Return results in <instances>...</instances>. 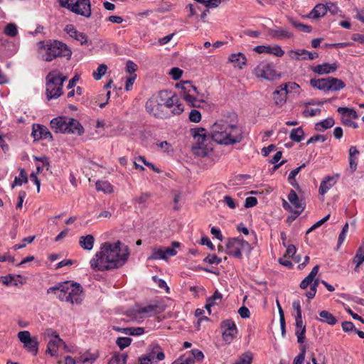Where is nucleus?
<instances>
[{"instance_id": "f257e3e1", "label": "nucleus", "mask_w": 364, "mask_h": 364, "mask_svg": "<svg viewBox=\"0 0 364 364\" xmlns=\"http://www.w3.org/2000/svg\"><path fill=\"white\" fill-rule=\"evenodd\" d=\"M129 255L127 246L123 245L119 240L114 243L104 242L90 259V267L100 272L117 269L125 264Z\"/></svg>"}, {"instance_id": "f03ea898", "label": "nucleus", "mask_w": 364, "mask_h": 364, "mask_svg": "<svg viewBox=\"0 0 364 364\" xmlns=\"http://www.w3.org/2000/svg\"><path fill=\"white\" fill-rule=\"evenodd\" d=\"M210 136L218 144L228 146L241 142L243 139V132L240 127L235 124L220 120L211 127Z\"/></svg>"}, {"instance_id": "7ed1b4c3", "label": "nucleus", "mask_w": 364, "mask_h": 364, "mask_svg": "<svg viewBox=\"0 0 364 364\" xmlns=\"http://www.w3.org/2000/svg\"><path fill=\"white\" fill-rule=\"evenodd\" d=\"M67 77L63 76L56 70L50 71L46 77V95L48 100L56 99L63 93V83Z\"/></svg>"}, {"instance_id": "20e7f679", "label": "nucleus", "mask_w": 364, "mask_h": 364, "mask_svg": "<svg viewBox=\"0 0 364 364\" xmlns=\"http://www.w3.org/2000/svg\"><path fill=\"white\" fill-rule=\"evenodd\" d=\"M45 53L43 54V59L50 62L57 57H66L70 58L72 52L66 44L59 41H54L47 44L44 48Z\"/></svg>"}, {"instance_id": "39448f33", "label": "nucleus", "mask_w": 364, "mask_h": 364, "mask_svg": "<svg viewBox=\"0 0 364 364\" xmlns=\"http://www.w3.org/2000/svg\"><path fill=\"white\" fill-rule=\"evenodd\" d=\"M191 133L196 141V145L193 146V151L196 155L200 157H205L208 154L212 148H210L205 144L208 140L207 136V131L204 128H194L191 129Z\"/></svg>"}, {"instance_id": "423d86ee", "label": "nucleus", "mask_w": 364, "mask_h": 364, "mask_svg": "<svg viewBox=\"0 0 364 364\" xmlns=\"http://www.w3.org/2000/svg\"><path fill=\"white\" fill-rule=\"evenodd\" d=\"M310 85L325 92L329 91H339L345 87L344 82L338 78L328 77L321 79H311Z\"/></svg>"}, {"instance_id": "0eeeda50", "label": "nucleus", "mask_w": 364, "mask_h": 364, "mask_svg": "<svg viewBox=\"0 0 364 364\" xmlns=\"http://www.w3.org/2000/svg\"><path fill=\"white\" fill-rule=\"evenodd\" d=\"M228 254L236 258L241 259L242 254H250L252 247L248 242L240 237L229 238L226 245Z\"/></svg>"}, {"instance_id": "6e6552de", "label": "nucleus", "mask_w": 364, "mask_h": 364, "mask_svg": "<svg viewBox=\"0 0 364 364\" xmlns=\"http://www.w3.org/2000/svg\"><path fill=\"white\" fill-rule=\"evenodd\" d=\"M158 94L162 101V104L164 105L165 109L167 110L169 114L171 113L176 115L180 114L183 112V107L179 103L178 96L168 90L160 91Z\"/></svg>"}, {"instance_id": "1a4fd4ad", "label": "nucleus", "mask_w": 364, "mask_h": 364, "mask_svg": "<svg viewBox=\"0 0 364 364\" xmlns=\"http://www.w3.org/2000/svg\"><path fill=\"white\" fill-rule=\"evenodd\" d=\"M145 107L147 112L156 118H167L169 117V112L165 109L159 94L149 98L146 102Z\"/></svg>"}, {"instance_id": "9d476101", "label": "nucleus", "mask_w": 364, "mask_h": 364, "mask_svg": "<svg viewBox=\"0 0 364 364\" xmlns=\"http://www.w3.org/2000/svg\"><path fill=\"white\" fill-rule=\"evenodd\" d=\"M257 77H262L267 80H274L280 77V74H277L274 65L272 63L262 61L259 63L253 71Z\"/></svg>"}, {"instance_id": "9b49d317", "label": "nucleus", "mask_w": 364, "mask_h": 364, "mask_svg": "<svg viewBox=\"0 0 364 364\" xmlns=\"http://www.w3.org/2000/svg\"><path fill=\"white\" fill-rule=\"evenodd\" d=\"M18 338L28 352L33 355L38 354L39 342L36 336L31 337L29 331H23L18 333Z\"/></svg>"}, {"instance_id": "f8f14e48", "label": "nucleus", "mask_w": 364, "mask_h": 364, "mask_svg": "<svg viewBox=\"0 0 364 364\" xmlns=\"http://www.w3.org/2000/svg\"><path fill=\"white\" fill-rule=\"evenodd\" d=\"M68 287V296L71 304H80L83 299L82 287L80 284L73 283L70 281L65 282Z\"/></svg>"}, {"instance_id": "ddd939ff", "label": "nucleus", "mask_w": 364, "mask_h": 364, "mask_svg": "<svg viewBox=\"0 0 364 364\" xmlns=\"http://www.w3.org/2000/svg\"><path fill=\"white\" fill-rule=\"evenodd\" d=\"M220 327L223 329L222 336L225 343H230L237 333V327L233 321L227 319L223 321Z\"/></svg>"}, {"instance_id": "4468645a", "label": "nucleus", "mask_w": 364, "mask_h": 364, "mask_svg": "<svg viewBox=\"0 0 364 364\" xmlns=\"http://www.w3.org/2000/svg\"><path fill=\"white\" fill-rule=\"evenodd\" d=\"M177 252L171 247H161L159 248L154 247L151 249V254L148 257V260H166L169 257L175 256Z\"/></svg>"}, {"instance_id": "2eb2a0df", "label": "nucleus", "mask_w": 364, "mask_h": 364, "mask_svg": "<svg viewBox=\"0 0 364 364\" xmlns=\"http://www.w3.org/2000/svg\"><path fill=\"white\" fill-rule=\"evenodd\" d=\"M287 84L280 85L272 93V99L276 106L282 107L287 102L288 94Z\"/></svg>"}, {"instance_id": "dca6fc26", "label": "nucleus", "mask_w": 364, "mask_h": 364, "mask_svg": "<svg viewBox=\"0 0 364 364\" xmlns=\"http://www.w3.org/2000/svg\"><path fill=\"white\" fill-rule=\"evenodd\" d=\"M287 55L291 59L295 60H314L318 57L316 52H309L305 49L291 50Z\"/></svg>"}, {"instance_id": "f3484780", "label": "nucleus", "mask_w": 364, "mask_h": 364, "mask_svg": "<svg viewBox=\"0 0 364 364\" xmlns=\"http://www.w3.org/2000/svg\"><path fill=\"white\" fill-rule=\"evenodd\" d=\"M66 284L64 282H61L58 284L54 287H51L47 289V294L53 293L56 294L57 297L59 300L62 301L69 302V299L68 296V287H66Z\"/></svg>"}, {"instance_id": "a211bd4d", "label": "nucleus", "mask_w": 364, "mask_h": 364, "mask_svg": "<svg viewBox=\"0 0 364 364\" xmlns=\"http://www.w3.org/2000/svg\"><path fill=\"white\" fill-rule=\"evenodd\" d=\"M69 117H58L50 121V127L55 133L66 134Z\"/></svg>"}, {"instance_id": "6ab92c4d", "label": "nucleus", "mask_w": 364, "mask_h": 364, "mask_svg": "<svg viewBox=\"0 0 364 364\" xmlns=\"http://www.w3.org/2000/svg\"><path fill=\"white\" fill-rule=\"evenodd\" d=\"M32 135L36 139L53 141V135L50 132L46 127L41 124H33Z\"/></svg>"}, {"instance_id": "aec40b11", "label": "nucleus", "mask_w": 364, "mask_h": 364, "mask_svg": "<svg viewBox=\"0 0 364 364\" xmlns=\"http://www.w3.org/2000/svg\"><path fill=\"white\" fill-rule=\"evenodd\" d=\"M268 34L274 39L284 40L293 37V33L287 28L284 27H277L276 28H270L268 30Z\"/></svg>"}, {"instance_id": "412c9836", "label": "nucleus", "mask_w": 364, "mask_h": 364, "mask_svg": "<svg viewBox=\"0 0 364 364\" xmlns=\"http://www.w3.org/2000/svg\"><path fill=\"white\" fill-rule=\"evenodd\" d=\"M163 310V308L158 304H149L144 307H138L134 311L136 315L144 314L146 316L149 317L161 313Z\"/></svg>"}, {"instance_id": "4be33fe9", "label": "nucleus", "mask_w": 364, "mask_h": 364, "mask_svg": "<svg viewBox=\"0 0 364 364\" xmlns=\"http://www.w3.org/2000/svg\"><path fill=\"white\" fill-rule=\"evenodd\" d=\"M77 0H71L73 5H75ZM77 9L79 13H75L77 15H80L85 17H90L91 16V6L90 0H77Z\"/></svg>"}, {"instance_id": "5701e85b", "label": "nucleus", "mask_w": 364, "mask_h": 364, "mask_svg": "<svg viewBox=\"0 0 364 364\" xmlns=\"http://www.w3.org/2000/svg\"><path fill=\"white\" fill-rule=\"evenodd\" d=\"M65 31L72 38L80 42L81 45H85L87 43V38L85 33L79 32L76 30L75 26L72 24L67 25L65 28Z\"/></svg>"}, {"instance_id": "b1692460", "label": "nucleus", "mask_w": 364, "mask_h": 364, "mask_svg": "<svg viewBox=\"0 0 364 364\" xmlns=\"http://www.w3.org/2000/svg\"><path fill=\"white\" fill-rule=\"evenodd\" d=\"M60 345H63L65 348L66 347L65 342L60 338L50 339L47 344L46 353L56 357L58 355V349Z\"/></svg>"}, {"instance_id": "393cba45", "label": "nucleus", "mask_w": 364, "mask_h": 364, "mask_svg": "<svg viewBox=\"0 0 364 364\" xmlns=\"http://www.w3.org/2000/svg\"><path fill=\"white\" fill-rule=\"evenodd\" d=\"M296 321V326L298 328L295 334L297 337V342L303 343L305 340L306 326L303 324L301 316H294Z\"/></svg>"}, {"instance_id": "a878e982", "label": "nucleus", "mask_w": 364, "mask_h": 364, "mask_svg": "<svg viewBox=\"0 0 364 364\" xmlns=\"http://www.w3.org/2000/svg\"><path fill=\"white\" fill-rule=\"evenodd\" d=\"M338 68L336 63H323L312 68V71L318 75L329 74L335 72Z\"/></svg>"}, {"instance_id": "bb28decb", "label": "nucleus", "mask_w": 364, "mask_h": 364, "mask_svg": "<svg viewBox=\"0 0 364 364\" xmlns=\"http://www.w3.org/2000/svg\"><path fill=\"white\" fill-rule=\"evenodd\" d=\"M144 355L153 360V361H155L156 363L160 360H163L165 358L164 352L158 345L153 346L151 350Z\"/></svg>"}, {"instance_id": "cd10ccee", "label": "nucleus", "mask_w": 364, "mask_h": 364, "mask_svg": "<svg viewBox=\"0 0 364 364\" xmlns=\"http://www.w3.org/2000/svg\"><path fill=\"white\" fill-rule=\"evenodd\" d=\"M68 132L66 134H75L80 136L84 132L82 124L76 119L70 118L68 119Z\"/></svg>"}, {"instance_id": "c85d7f7f", "label": "nucleus", "mask_w": 364, "mask_h": 364, "mask_svg": "<svg viewBox=\"0 0 364 364\" xmlns=\"http://www.w3.org/2000/svg\"><path fill=\"white\" fill-rule=\"evenodd\" d=\"M190 87L188 90H187V94L184 95V100L191 105V107H199L196 104V97L192 94V92L196 93L197 95H199V92L198 91V89L196 86H194L191 82H190Z\"/></svg>"}, {"instance_id": "c756f323", "label": "nucleus", "mask_w": 364, "mask_h": 364, "mask_svg": "<svg viewBox=\"0 0 364 364\" xmlns=\"http://www.w3.org/2000/svg\"><path fill=\"white\" fill-rule=\"evenodd\" d=\"M288 200L296 210H304L305 208V203L302 200H299L296 193L294 190H291L288 195Z\"/></svg>"}, {"instance_id": "7c9ffc66", "label": "nucleus", "mask_w": 364, "mask_h": 364, "mask_svg": "<svg viewBox=\"0 0 364 364\" xmlns=\"http://www.w3.org/2000/svg\"><path fill=\"white\" fill-rule=\"evenodd\" d=\"M336 183V181L333 177L332 176H326L323 178V180L321 181L318 192L321 195H324L326 193L330 190L331 187L334 186Z\"/></svg>"}, {"instance_id": "2f4dec72", "label": "nucleus", "mask_w": 364, "mask_h": 364, "mask_svg": "<svg viewBox=\"0 0 364 364\" xmlns=\"http://www.w3.org/2000/svg\"><path fill=\"white\" fill-rule=\"evenodd\" d=\"M223 299V295L218 290L215 291L214 294L209 297L206 301L205 309L210 314V308L214 305H218L221 302Z\"/></svg>"}, {"instance_id": "473e14b6", "label": "nucleus", "mask_w": 364, "mask_h": 364, "mask_svg": "<svg viewBox=\"0 0 364 364\" xmlns=\"http://www.w3.org/2000/svg\"><path fill=\"white\" fill-rule=\"evenodd\" d=\"M229 60L234 64L235 67L242 68L246 63V57L242 53H232L229 57Z\"/></svg>"}, {"instance_id": "72a5a7b5", "label": "nucleus", "mask_w": 364, "mask_h": 364, "mask_svg": "<svg viewBox=\"0 0 364 364\" xmlns=\"http://www.w3.org/2000/svg\"><path fill=\"white\" fill-rule=\"evenodd\" d=\"M328 11L327 4H317L310 12L309 17L311 18H318L323 16Z\"/></svg>"}, {"instance_id": "f704fd0d", "label": "nucleus", "mask_w": 364, "mask_h": 364, "mask_svg": "<svg viewBox=\"0 0 364 364\" xmlns=\"http://www.w3.org/2000/svg\"><path fill=\"white\" fill-rule=\"evenodd\" d=\"M95 238L92 235L81 236L79 239V245L86 250H91L93 247Z\"/></svg>"}, {"instance_id": "c9c22d12", "label": "nucleus", "mask_w": 364, "mask_h": 364, "mask_svg": "<svg viewBox=\"0 0 364 364\" xmlns=\"http://www.w3.org/2000/svg\"><path fill=\"white\" fill-rule=\"evenodd\" d=\"M359 154V151L356 148V146H350L349 149V164L350 168L352 171H355L357 168L358 164V155Z\"/></svg>"}, {"instance_id": "e433bc0d", "label": "nucleus", "mask_w": 364, "mask_h": 364, "mask_svg": "<svg viewBox=\"0 0 364 364\" xmlns=\"http://www.w3.org/2000/svg\"><path fill=\"white\" fill-rule=\"evenodd\" d=\"M334 119L332 117H328L321 122L315 124V129L317 132H323L324 130L332 127L334 125Z\"/></svg>"}, {"instance_id": "4c0bfd02", "label": "nucleus", "mask_w": 364, "mask_h": 364, "mask_svg": "<svg viewBox=\"0 0 364 364\" xmlns=\"http://www.w3.org/2000/svg\"><path fill=\"white\" fill-rule=\"evenodd\" d=\"M319 316H321L320 321L321 322L326 323L331 326L335 325L338 321L336 318L328 311H321L319 313Z\"/></svg>"}, {"instance_id": "58836bf2", "label": "nucleus", "mask_w": 364, "mask_h": 364, "mask_svg": "<svg viewBox=\"0 0 364 364\" xmlns=\"http://www.w3.org/2000/svg\"><path fill=\"white\" fill-rule=\"evenodd\" d=\"M97 191H102L105 193H109L113 191V187L108 181H98L95 183Z\"/></svg>"}, {"instance_id": "ea45409f", "label": "nucleus", "mask_w": 364, "mask_h": 364, "mask_svg": "<svg viewBox=\"0 0 364 364\" xmlns=\"http://www.w3.org/2000/svg\"><path fill=\"white\" fill-rule=\"evenodd\" d=\"M28 183L27 174L23 168H20V173L18 177H16L13 183L11 184V188H14L16 186H21L23 183Z\"/></svg>"}, {"instance_id": "a19ab883", "label": "nucleus", "mask_w": 364, "mask_h": 364, "mask_svg": "<svg viewBox=\"0 0 364 364\" xmlns=\"http://www.w3.org/2000/svg\"><path fill=\"white\" fill-rule=\"evenodd\" d=\"M304 136V132L301 127L293 129L291 131L289 138L295 142H300L303 140Z\"/></svg>"}, {"instance_id": "79ce46f5", "label": "nucleus", "mask_w": 364, "mask_h": 364, "mask_svg": "<svg viewBox=\"0 0 364 364\" xmlns=\"http://www.w3.org/2000/svg\"><path fill=\"white\" fill-rule=\"evenodd\" d=\"M338 112L343 115V117H348V119H357L358 115L355 109L348 107H338Z\"/></svg>"}, {"instance_id": "37998d69", "label": "nucleus", "mask_w": 364, "mask_h": 364, "mask_svg": "<svg viewBox=\"0 0 364 364\" xmlns=\"http://www.w3.org/2000/svg\"><path fill=\"white\" fill-rule=\"evenodd\" d=\"M364 262V244H362L359 249L357 250L356 254L353 258V262L356 264L355 270L358 271V268L360 264Z\"/></svg>"}, {"instance_id": "c03bdc74", "label": "nucleus", "mask_w": 364, "mask_h": 364, "mask_svg": "<svg viewBox=\"0 0 364 364\" xmlns=\"http://www.w3.org/2000/svg\"><path fill=\"white\" fill-rule=\"evenodd\" d=\"M290 23L296 28L299 30L300 31L304 33H310L311 31V27L308 25L303 24L301 23L297 22L293 18L289 19Z\"/></svg>"}, {"instance_id": "a18cd8bd", "label": "nucleus", "mask_w": 364, "mask_h": 364, "mask_svg": "<svg viewBox=\"0 0 364 364\" xmlns=\"http://www.w3.org/2000/svg\"><path fill=\"white\" fill-rule=\"evenodd\" d=\"M59 4L60 6L66 8L73 13H79V11L76 8L77 6V1L75 2V5L71 2V0H59Z\"/></svg>"}, {"instance_id": "49530a36", "label": "nucleus", "mask_w": 364, "mask_h": 364, "mask_svg": "<svg viewBox=\"0 0 364 364\" xmlns=\"http://www.w3.org/2000/svg\"><path fill=\"white\" fill-rule=\"evenodd\" d=\"M107 67L105 64H101L97 68V70L94 71L92 76L95 80H100L102 76H104L107 72Z\"/></svg>"}, {"instance_id": "de8ad7c7", "label": "nucleus", "mask_w": 364, "mask_h": 364, "mask_svg": "<svg viewBox=\"0 0 364 364\" xmlns=\"http://www.w3.org/2000/svg\"><path fill=\"white\" fill-rule=\"evenodd\" d=\"M0 282L6 286H9L11 284H13L14 286L18 285V281L15 279V277L12 276L11 274L0 277Z\"/></svg>"}, {"instance_id": "09e8293b", "label": "nucleus", "mask_w": 364, "mask_h": 364, "mask_svg": "<svg viewBox=\"0 0 364 364\" xmlns=\"http://www.w3.org/2000/svg\"><path fill=\"white\" fill-rule=\"evenodd\" d=\"M252 353L251 352H246L243 353L238 361L234 364H251L252 361Z\"/></svg>"}, {"instance_id": "8fccbe9b", "label": "nucleus", "mask_w": 364, "mask_h": 364, "mask_svg": "<svg viewBox=\"0 0 364 364\" xmlns=\"http://www.w3.org/2000/svg\"><path fill=\"white\" fill-rule=\"evenodd\" d=\"M132 341V338L129 337H119L116 340V344L121 350H123L128 347L131 344Z\"/></svg>"}, {"instance_id": "3c124183", "label": "nucleus", "mask_w": 364, "mask_h": 364, "mask_svg": "<svg viewBox=\"0 0 364 364\" xmlns=\"http://www.w3.org/2000/svg\"><path fill=\"white\" fill-rule=\"evenodd\" d=\"M4 33L11 37L16 36L18 33L16 25L14 23H9L4 28Z\"/></svg>"}, {"instance_id": "603ef678", "label": "nucleus", "mask_w": 364, "mask_h": 364, "mask_svg": "<svg viewBox=\"0 0 364 364\" xmlns=\"http://www.w3.org/2000/svg\"><path fill=\"white\" fill-rule=\"evenodd\" d=\"M172 364H194V360L191 355H187V354H185L181 356Z\"/></svg>"}, {"instance_id": "864d4df0", "label": "nucleus", "mask_w": 364, "mask_h": 364, "mask_svg": "<svg viewBox=\"0 0 364 364\" xmlns=\"http://www.w3.org/2000/svg\"><path fill=\"white\" fill-rule=\"evenodd\" d=\"M269 54H272L277 57H282L284 54V51L282 50V47L275 45L274 46H269V50H268Z\"/></svg>"}, {"instance_id": "5fc2aeb1", "label": "nucleus", "mask_w": 364, "mask_h": 364, "mask_svg": "<svg viewBox=\"0 0 364 364\" xmlns=\"http://www.w3.org/2000/svg\"><path fill=\"white\" fill-rule=\"evenodd\" d=\"M314 282L311 283V287L309 291H308L306 294V296L308 297V299H313L316 293V289L318 285V279H316L313 281Z\"/></svg>"}, {"instance_id": "6e6d98bb", "label": "nucleus", "mask_w": 364, "mask_h": 364, "mask_svg": "<svg viewBox=\"0 0 364 364\" xmlns=\"http://www.w3.org/2000/svg\"><path fill=\"white\" fill-rule=\"evenodd\" d=\"M35 238H36L35 235L27 237H24L22 240V244L15 245L14 246V249L15 250H19V249L23 248V247H25L26 246L27 243H31L35 240Z\"/></svg>"}, {"instance_id": "4d7b16f0", "label": "nucleus", "mask_w": 364, "mask_h": 364, "mask_svg": "<svg viewBox=\"0 0 364 364\" xmlns=\"http://www.w3.org/2000/svg\"><path fill=\"white\" fill-rule=\"evenodd\" d=\"M150 197L149 193H141L139 197L134 198V201L138 203L141 206L144 207L146 205L147 200Z\"/></svg>"}, {"instance_id": "13d9d810", "label": "nucleus", "mask_w": 364, "mask_h": 364, "mask_svg": "<svg viewBox=\"0 0 364 364\" xmlns=\"http://www.w3.org/2000/svg\"><path fill=\"white\" fill-rule=\"evenodd\" d=\"M189 119L191 122L198 123L201 120V114L196 109H192L189 114Z\"/></svg>"}, {"instance_id": "bf43d9fd", "label": "nucleus", "mask_w": 364, "mask_h": 364, "mask_svg": "<svg viewBox=\"0 0 364 364\" xmlns=\"http://www.w3.org/2000/svg\"><path fill=\"white\" fill-rule=\"evenodd\" d=\"M221 258L218 257L215 255L209 254L205 259L204 262H208L210 264H218L221 262Z\"/></svg>"}, {"instance_id": "052dcab7", "label": "nucleus", "mask_w": 364, "mask_h": 364, "mask_svg": "<svg viewBox=\"0 0 364 364\" xmlns=\"http://www.w3.org/2000/svg\"><path fill=\"white\" fill-rule=\"evenodd\" d=\"M306 347L303 346L300 353L294 358L293 364H302L305 359Z\"/></svg>"}, {"instance_id": "680f3d73", "label": "nucleus", "mask_w": 364, "mask_h": 364, "mask_svg": "<svg viewBox=\"0 0 364 364\" xmlns=\"http://www.w3.org/2000/svg\"><path fill=\"white\" fill-rule=\"evenodd\" d=\"M137 68H138V66L135 63H134L131 60H128L127 62L126 70L127 73H129L130 74V75H136L134 73L137 70Z\"/></svg>"}, {"instance_id": "e2e57ef3", "label": "nucleus", "mask_w": 364, "mask_h": 364, "mask_svg": "<svg viewBox=\"0 0 364 364\" xmlns=\"http://www.w3.org/2000/svg\"><path fill=\"white\" fill-rule=\"evenodd\" d=\"M169 74L173 80H177L181 77L183 71L178 68H173L171 69Z\"/></svg>"}, {"instance_id": "0e129e2a", "label": "nucleus", "mask_w": 364, "mask_h": 364, "mask_svg": "<svg viewBox=\"0 0 364 364\" xmlns=\"http://www.w3.org/2000/svg\"><path fill=\"white\" fill-rule=\"evenodd\" d=\"M187 355H191L194 361L195 360H200L204 357L203 352L198 349L192 350L191 353L187 354Z\"/></svg>"}, {"instance_id": "69168bd1", "label": "nucleus", "mask_w": 364, "mask_h": 364, "mask_svg": "<svg viewBox=\"0 0 364 364\" xmlns=\"http://www.w3.org/2000/svg\"><path fill=\"white\" fill-rule=\"evenodd\" d=\"M144 333L142 327H129V336H140Z\"/></svg>"}, {"instance_id": "338daca9", "label": "nucleus", "mask_w": 364, "mask_h": 364, "mask_svg": "<svg viewBox=\"0 0 364 364\" xmlns=\"http://www.w3.org/2000/svg\"><path fill=\"white\" fill-rule=\"evenodd\" d=\"M321 113L320 109H306L303 112V115L306 117H313L317 114H319Z\"/></svg>"}, {"instance_id": "774afa93", "label": "nucleus", "mask_w": 364, "mask_h": 364, "mask_svg": "<svg viewBox=\"0 0 364 364\" xmlns=\"http://www.w3.org/2000/svg\"><path fill=\"white\" fill-rule=\"evenodd\" d=\"M136 78V75H132L127 78L126 85H125V90L127 91H129L132 89Z\"/></svg>"}]
</instances>
